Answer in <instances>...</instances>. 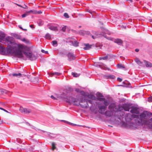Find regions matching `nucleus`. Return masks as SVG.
Wrapping results in <instances>:
<instances>
[{
	"label": "nucleus",
	"instance_id": "obj_38",
	"mask_svg": "<svg viewBox=\"0 0 152 152\" xmlns=\"http://www.w3.org/2000/svg\"><path fill=\"white\" fill-rule=\"evenodd\" d=\"M17 141L19 143H21L22 142V141L19 138L16 139Z\"/></svg>",
	"mask_w": 152,
	"mask_h": 152
},
{
	"label": "nucleus",
	"instance_id": "obj_63",
	"mask_svg": "<svg viewBox=\"0 0 152 152\" xmlns=\"http://www.w3.org/2000/svg\"><path fill=\"white\" fill-rule=\"evenodd\" d=\"M120 86H123L122 85H120Z\"/></svg>",
	"mask_w": 152,
	"mask_h": 152
},
{
	"label": "nucleus",
	"instance_id": "obj_14",
	"mask_svg": "<svg viewBox=\"0 0 152 152\" xmlns=\"http://www.w3.org/2000/svg\"><path fill=\"white\" fill-rule=\"evenodd\" d=\"M85 46L83 48V49L85 50H88L90 49L92 46V45H89L88 44H85Z\"/></svg>",
	"mask_w": 152,
	"mask_h": 152
},
{
	"label": "nucleus",
	"instance_id": "obj_5",
	"mask_svg": "<svg viewBox=\"0 0 152 152\" xmlns=\"http://www.w3.org/2000/svg\"><path fill=\"white\" fill-rule=\"evenodd\" d=\"M115 106L114 104H110L108 107V109L110 110L106 111L104 113V114L107 116H111L113 114V111H115V110L116 109L115 108Z\"/></svg>",
	"mask_w": 152,
	"mask_h": 152
},
{
	"label": "nucleus",
	"instance_id": "obj_41",
	"mask_svg": "<svg viewBox=\"0 0 152 152\" xmlns=\"http://www.w3.org/2000/svg\"><path fill=\"white\" fill-rule=\"evenodd\" d=\"M91 37H92V38L93 39H94L96 38H97V36H96V35H95V36L92 35V36H91Z\"/></svg>",
	"mask_w": 152,
	"mask_h": 152
},
{
	"label": "nucleus",
	"instance_id": "obj_61",
	"mask_svg": "<svg viewBox=\"0 0 152 152\" xmlns=\"http://www.w3.org/2000/svg\"><path fill=\"white\" fill-rule=\"evenodd\" d=\"M129 115L130 116H131V114H129Z\"/></svg>",
	"mask_w": 152,
	"mask_h": 152
},
{
	"label": "nucleus",
	"instance_id": "obj_35",
	"mask_svg": "<svg viewBox=\"0 0 152 152\" xmlns=\"http://www.w3.org/2000/svg\"><path fill=\"white\" fill-rule=\"evenodd\" d=\"M79 34L80 35H83L85 34L84 31H80L79 32Z\"/></svg>",
	"mask_w": 152,
	"mask_h": 152
},
{
	"label": "nucleus",
	"instance_id": "obj_55",
	"mask_svg": "<svg viewBox=\"0 0 152 152\" xmlns=\"http://www.w3.org/2000/svg\"><path fill=\"white\" fill-rule=\"evenodd\" d=\"M23 30L24 31H27V29H23Z\"/></svg>",
	"mask_w": 152,
	"mask_h": 152
},
{
	"label": "nucleus",
	"instance_id": "obj_21",
	"mask_svg": "<svg viewBox=\"0 0 152 152\" xmlns=\"http://www.w3.org/2000/svg\"><path fill=\"white\" fill-rule=\"evenodd\" d=\"M115 42L118 44H121L122 43V41L119 39H117L115 40Z\"/></svg>",
	"mask_w": 152,
	"mask_h": 152
},
{
	"label": "nucleus",
	"instance_id": "obj_40",
	"mask_svg": "<svg viewBox=\"0 0 152 152\" xmlns=\"http://www.w3.org/2000/svg\"><path fill=\"white\" fill-rule=\"evenodd\" d=\"M50 97H51V98L52 99H54V100L57 99V98H56V97H54L53 96V95L51 96H50Z\"/></svg>",
	"mask_w": 152,
	"mask_h": 152
},
{
	"label": "nucleus",
	"instance_id": "obj_45",
	"mask_svg": "<svg viewBox=\"0 0 152 152\" xmlns=\"http://www.w3.org/2000/svg\"><path fill=\"white\" fill-rule=\"evenodd\" d=\"M22 40L24 42H27V40H26V39H25V38H23V39H22Z\"/></svg>",
	"mask_w": 152,
	"mask_h": 152
},
{
	"label": "nucleus",
	"instance_id": "obj_44",
	"mask_svg": "<svg viewBox=\"0 0 152 152\" xmlns=\"http://www.w3.org/2000/svg\"><path fill=\"white\" fill-rule=\"evenodd\" d=\"M41 51L42 52V53H48V51H45V50H41Z\"/></svg>",
	"mask_w": 152,
	"mask_h": 152
},
{
	"label": "nucleus",
	"instance_id": "obj_43",
	"mask_svg": "<svg viewBox=\"0 0 152 152\" xmlns=\"http://www.w3.org/2000/svg\"><path fill=\"white\" fill-rule=\"evenodd\" d=\"M37 12L36 13V14H40L42 13V12L41 11H37V12Z\"/></svg>",
	"mask_w": 152,
	"mask_h": 152
},
{
	"label": "nucleus",
	"instance_id": "obj_25",
	"mask_svg": "<svg viewBox=\"0 0 152 152\" xmlns=\"http://www.w3.org/2000/svg\"><path fill=\"white\" fill-rule=\"evenodd\" d=\"M108 56H105L104 57H100L99 58V60H101L102 59L104 60H106L108 59Z\"/></svg>",
	"mask_w": 152,
	"mask_h": 152
},
{
	"label": "nucleus",
	"instance_id": "obj_23",
	"mask_svg": "<svg viewBox=\"0 0 152 152\" xmlns=\"http://www.w3.org/2000/svg\"><path fill=\"white\" fill-rule=\"evenodd\" d=\"M61 75V73L58 72H55L54 73H53L50 74V75L51 76H52L53 75Z\"/></svg>",
	"mask_w": 152,
	"mask_h": 152
},
{
	"label": "nucleus",
	"instance_id": "obj_28",
	"mask_svg": "<svg viewBox=\"0 0 152 152\" xmlns=\"http://www.w3.org/2000/svg\"><path fill=\"white\" fill-rule=\"evenodd\" d=\"M16 5L19 6H20V7H22L23 8H24V9H28V7L26 5H24V6H22L18 4H16Z\"/></svg>",
	"mask_w": 152,
	"mask_h": 152
},
{
	"label": "nucleus",
	"instance_id": "obj_60",
	"mask_svg": "<svg viewBox=\"0 0 152 152\" xmlns=\"http://www.w3.org/2000/svg\"><path fill=\"white\" fill-rule=\"evenodd\" d=\"M23 76H26V75H23Z\"/></svg>",
	"mask_w": 152,
	"mask_h": 152
},
{
	"label": "nucleus",
	"instance_id": "obj_1",
	"mask_svg": "<svg viewBox=\"0 0 152 152\" xmlns=\"http://www.w3.org/2000/svg\"><path fill=\"white\" fill-rule=\"evenodd\" d=\"M5 37L3 33L0 32V42L4 43V41H5L4 43H6L7 46L6 49L2 46H0L7 52L4 55L10 54L18 58H22L23 57V52L31 60H34L37 58L36 56L31 51L30 47L15 43L13 37L8 36L5 38Z\"/></svg>",
	"mask_w": 152,
	"mask_h": 152
},
{
	"label": "nucleus",
	"instance_id": "obj_3",
	"mask_svg": "<svg viewBox=\"0 0 152 152\" xmlns=\"http://www.w3.org/2000/svg\"><path fill=\"white\" fill-rule=\"evenodd\" d=\"M66 101L67 102L70 103H75V105H76L78 106L80 105L82 108H85L88 107V102L91 104H92L93 100L89 99V100H87L86 99V100L85 99H84L81 100L80 102L81 103H85L84 104H80L79 102L77 103H75V102H77L78 101V99L72 97H69L68 98H67V100H66Z\"/></svg>",
	"mask_w": 152,
	"mask_h": 152
},
{
	"label": "nucleus",
	"instance_id": "obj_42",
	"mask_svg": "<svg viewBox=\"0 0 152 152\" xmlns=\"http://www.w3.org/2000/svg\"><path fill=\"white\" fill-rule=\"evenodd\" d=\"M0 109H1V110H3L5 112H7V113H9L7 111V110H6L4 109L1 108V107H0Z\"/></svg>",
	"mask_w": 152,
	"mask_h": 152
},
{
	"label": "nucleus",
	"instance_id": "obj_22",
	"mask_svg": "<svg viewBox=\"0 0 152 152\" xmlns=\"http://www.w3.org/2000/svg\"><path fill=\"white\" fill-rule=\"evenodd\" d=\"M72 75L73 76V77H78L80 75V74L75 72H72Z\"/></svg>",
	"mask_w": 152,
	"mask_h": 152
},
{
	"label": "nucleus",
	"instance_id": "obj_13",
	"mask_svg": "<svg viewBox=\"0 0 152 152\" xmlns=\"http://www.w3.org/2000/svg\"><path fill=\"white\" fill-rule=\"evenodd\" d=\"M49 28L52 31H56L58 30V27L56 26H50L49 27Z\"/></svg>",
	"mask_w": 152,
	"mask_h": 152
},
{
	"label": "nucleus",
	"instance_id": "obj_53",
	"mask_svg": "<svg viewBox=\"0 0 152 152\" xmlns=\"http://www.w3.org/2000/svg\"><path fill=\"white\" fill-rule=\"evenodd\" d=\"M132 126L134 127H135L136 125L133 124V125H132Z\"/></svg>",
	"mask_w": 152,
	"mask_h": 152
},
{
	"label": "nucleus",
	"instance_id": "obj_30",
	"mask_svg": "<svg viewBox=\"0 0 152 152\" xmlns=\"http://www.w3.org/2000/svg\"><path fill=\"white\" fill-rule=\"evenodd\" d=\"M38 23L39 26H41L43 24L42 21L40 20H38Z\"/></svg>",
	"mask_w": 152,
	"mask_h": 152
},
{
	"label": "nucleus",
	"instance_id": "obj_39",
	"mask_svg": "<svg viewBox=\"0 0 152 152\" xmlns=\"http://www.w3.org/2000/svg\"><path fill=\"white\" fill-rule=\"evenodd\" d=\"M66 30V27L64 26L61 29V30L63 31H65Z\"/></svg>",
	"mask_w": 152,
	"mask_h": 152
},
{
	"label": "nucleus",
	"instance_id": "obj_7",
	"mask_svg": "<svg viewBox=\"0 0 152 152\" xmlns=\"http://www.w3.org/2000/svg\"><path fill=\"white\" fill-rule=\"evenodd\" d=\"M107 107L104 105H99L98 106L99 112L102 114H104V111Z\"/></svg>",
	"mask_w": 152,
	"mask_h": 152
},
{
	"label": "nucleus",
	"instance_id": "obj_17",
	"mask_svg": "<svg viewBox=\"0 0 152 152\" xmlns=\"http://www.w3.org/2000/svg\"><path fill=\"white\" fill-rule=\"evenodd\" d=\"M45 37L48 39L50 40L51 39V36L49 33H47L45 36Z\"/></svg>",
	"mask_w": 152,
	"mask_h": 152
},
{
	"label": "nucleus",
	"instance_id": "obj_20",
	"mask_svg": "<svg viewBox=\"0 0 152 152\" xmlns=\"http://www.w3.org/2000/svg\"><path fill=\"white\" fill-rule=\"evenodd\" d=\"M107 79H114L115 78V76L113 75H109L106 77Z\"/></svg>",
	"mask_w": 152,
	"mask_h": 152
},
{
	"label": "nucleus",
	"instance_id": "obj_50",
	"mask_svg": "<svg viewBox=\"0 0 152 152\" xmlns=\"http://www.w3.org/2000/svg\"><path fill=\"white\" fill-rule=\"evenodd\" d=\"M135 51L136 52H138L139 51V49H136L135 50Z\"/></svg>",
	"mask_w": 152,
	"mask_h": 152
},
{
	"label": "nucleus",
	"instance_id": "obj_12",
	"mask_svg": "<svg viewBox=\"0 0 152 152\" xmlns=\"http://www.w3.org/2000/svg\"><path fill=\"white\" fill-rule=\"evenodd\" d=\"M144 63L145 64L146 66L147 67H152V64L150 62L146 61L144 60Z\"/></svg>",
	"mask_w": 152,
	"mask_h": 152
},
{
	"label": "nucleus",
	"instance_id": "obj_11",
	"mask_svg": "<svg viewBox=\"0 0 152 152\" xmlns=\"http://www.w3.org/2000/svg\"><path fill=\"white\" fill-rule=\"evenodd\" d=\"M69 42H70L71 44L75 47L78 46V43L76 41L70 40L69 41Z\"/></svg>",
	"mask_w": 152,
	"mask_h": 152
},
{
	"label": "nucleus",
	"instance_id": "obj_49",
	"mask_svg": "<svg viewBox=\"0 0 152 152\" xmlns=\"http://www.w3.org/2000/svg\"><path fill=\"white\" fill-rule=\"evenodd\" d=\"M30 26L31 28H34V25H31Z\"/></svg>",
	"mask_w": 152,
	"mask_h": 152
},
{
	"label": "nucleus",
	"instance_id": "obj_26",
	"mask_svg": "<svg viewBox=\"0 0 152 152\" xmlns=\"http://www.w3.org/2000/svg\"><path fill=\"white\" fill-rule=\"evenodd\" d=\"M88 11L92 15V16H93L94 15V14H95V13L94 11H92L90 10H88Z\"/></svg>",
	"mask_w": 152,
	"mask_h": 152
},
{
	"label": "nucleus",
	"instance_id": "obj_52",
	"mask_svg": "<svg viewBox=\"0 0 152 152\" xmlns=\"http://www.w3.org/2000/svg\"><path fill=\"white\" fill-rule=\"evenodd\" d=\"M19 26V27L20 28V29H21L22 30L23 29L22 28V27L20 26Z\"/></svg>",
	"mask_w": 152,
	"mask_h": 152
},
{
	"label": "nucleus",
	"instance_id": "obj_57",
	"mask_svg": "<svg viewBox=\"0 0 152 152\" xmlns=\"http://www.w3.org/2000/svg\"><path fill=\"white\" fill-rule=\"evenodd\" d=\"M64 121L65 122H66V123L67 122V123H69V122H67V121Z\"/></svg>",
	"mask_w": 152,
	"mask_h": 152
},
{
	"label": "nucleus",
	"instance_id": "obj_15",
	"mask_svg": "<svg viewBox=\"0 0 152 152\" xmlns=\"http://www.w3.org/2000/svg\"><path fill=\"white\" fill-rule=\"evenodd\" d=\"M4 48H2L1 47H0V53L4 55L7 53V52H6Z\"/></svg>",
	"mask_w": 152,
	"mask_h": 152
},
{
	"label": "nucleus",
	"instance_id": "obj_46",
	"mask_svg": "<svg viewBox=\"0 0 152 152\" xmlns=\"http://www.w3.org/2000/svg\"><path fill=\"white\" fill-rule=\"evenodd\" d=\"M117 80L119 82H121L122 81V79L121 78L118 77L117 78Z\"/></svg>",
	"mask_w": 152,
	"mask_h": 152
},
{
	"label": "nucleus",
	"instance_id": "obj_47",
	"mask_svg": "<svg viewBox=\"0 0 152 152\" xmlns=\"http://www.w3.org/2000/svg\"><path fill=\"white\" fill-rule=\"evenodd\" d=\"M103 33L105 34H108V31L107 30H105L104 32Z\"/></svg>",
	"mask_w": 152,
	"mask_h": 152
},
{
	"label": "nucleus",
	"instance_id": "obj_32",
	"mask_svg": "<svg viewBox=\"0 0 152 152\" xmlns=\"http://www.w3.org/2000/svg\"><path fill=\"white\" fill-rule=\"evenodd\" d=\"M52 44L53 45H57V41L56 40L53 41L52 42Z\"/></svg>",
	"mask_w": 152,
	"mask_h": 152
},
{
	"label": "nucleus",
	"instance_id": "obj_31",
	"mask_svg": "<svg viewBox=\"0 0 152 152\" xmlns=\"http://www.w3.org/2000/svg\"><path fill=\"white\" fill-rule=\"evenodd\" d=\"M14 36L18 39H20V36L16 34H15Z\"/></svg>",
	"mask_w": 152,
	"mask_h": 152
},
{
	"label": "nucleus",
	"instance_id": "obj_59",
	"mask_svg": "<svg viewBox=\"0 0 152 152\" xmlns=\"http://www.w3.org/2000/svg\"><path fill=\"white\" fill-rule=\"evenodd\" d=\"M107 69V70H109V69H108V68H107V69Z\"/></svg>",
	"mask_w": 152,
	"mask_h": 152
},
{
	"label": "nucleus",
	"instance_id": "obj_54",
	"mask_svg": "<svg viewBox=\"0 0 152 152\" xmlns=\"http://www.w3.org/2000/svg\"><path fill=\"white\" fill-rule=\"evenodd\" d=\"M48 135H50V134H51V133H48Z\"/></svg>",
	"mask_w": 152,
	"mask_h": 152
},
{
	"label": "nucleus",
	"instance_id": "obj_62",
	"mask_svg": "<svg viewBox=\"0 0 152 152\" xmlns=\"http://www.w3.org/2000/svg\"><path fill=\"white\" fill-rule=\"evenodd\" d=\"M104 36V37H106V36H104H104Z\"/></svg>",
	"mask_w": 152,
	"mask_h": 152
},
{
	"label": "nucleus",
	"instance_id": "obj_29",
	"mask_svg": "<svg viewBox=\"0 0 152 152\" xmlns=\"http://www.w3.org/2000/svg\"><path fill=\"white\" fill-rule=\"evenodd\" d=\"M55 145H55V143L54 142H53L52 143V150L53 151L54 150V149L56 148V147L55 146Z\"/></svg>",
	"mask_w": 152,
	"mask_h": 152
},
{
	"label": "nucleus",
	"instance_id": "obj_6",
	"mask_svg": "<svg viewBox=\"0 0 152 152\" xmlns=\"http://www.w3.org/2000/svg\"><path fill=\"white\" fill-rule=\"evenodd\" d=\"M19 110L22 113H29L31 112L30 109L23 108L22 107H20Z\"/></svg>",
	"mask_w": 152,
	"mask_h": 152
},
{
	"label": "nucleus",
	"instance_id": "obj_36",
	"mask_svg": "<svg viewBox=\"0 0 152 152\" xmlns=\"http://www.w3.org/2000/svg\"><path fill=\"white\" fill-rule=\"evenodd\" d=\"M64 16L66 18H69V16L67 13H64Z\"/></svg>",
	"mask_w": 152,
	"mask_h": 152
},
{
	"label": "nucleus",
	"instance_id": "obj_64",
	"mask_svg": "<svg viewBox=\"0 0 152 152\" xmlns=\"http://www.w3.org/2000/svg\"><path fill=\"white\" fill-rule=\"evenodd\" d=\"M130 1H131V2H132V0H130Z\"/></svg>",
	"mask_w": 152,
	"mask_h": 152
},
{
	"label": "nucleus",
	"instance_id": "obj_19",
	"mask_svg": "<svg viewBox=\"0 0 152 152\" xmlns=\"http://www.w3.org/2000/svg\"><path fill=\"white\" fill-rule=\"evenodd\" d=\"M135 61L137 64L140 65H141V64H142V63L140 61V60L137 58L136 59Z\"/></svg>",
	"mask_w": 152,
	"mask_h": 152
},
{
	"label": "nucleus",
	"instance_id": "obj_16",
	"mask_svg": "<svg viewBox=\"0 0 152 152\" xmlns=\"http://www.w3.org/2000/svg\"><path fill=\"white\" fill-rule=\"evenodd\" d=\"M9 92L3 89H0V94H7Z\"/></svg>",
	"mask_w": 152,
	"mask_h": 152
},
{
	"label": "nucleus",
	"instance_id": "obj_9",
	"mask_svg": "<svg viewBox=\"0 0 152 152\" xmlns=\"http://www.w3.org/2000/svg\"><path fill=\"white\" fill-rule=\"evenodd\" d=\"M98 99L100 101H103L104 102V106H106V107L109 104V101L107 100H106L104 98H99Z\"/></svg>",
	"mask_w": 152,
	"mask_h": 152
},
{
	"label": "nucleus",
	"instance_id": "obj_33",
	"mask_svg": "<svg viewBox=\"0 0 152 152\" xmlns=\"http://www.w3.org/2000/svg\"><path fill=\"white\" fill-rule=\"evenodd\" d=\"M28 13H26V12L24 14H23L22 15V18H24L25 17H26V16H27V15H28Z\"/></svg>",
	"mask_w": 152,
	"mask_h": 152
},
{
	"label": "nucleus",
	"instance_id": "obj_10",
	"mask_svg": "<svg viewBox=\"0 0 152 152\" xmlns=\"http://www.w3.org/2000/svg\"><path fill=\"white\" fill-rule=\"evenodd\" d=\"M69 97L64 93H63L61 96H59L57 97V98L63 99H66L67 100V98Z\"/></svg>",
	"mask_w": 152,
	"mask_h": 152
},
{
	"label": "nucleus",
	"instance_id": "obj_34",
	"mask_svg": "<svg viewBox=\"0 0 152 152\" xmlns=\"http://www.w3.org/2000/svg\"><path fill=\"white\" fill-rule=\"evenodd\" d=\"M96 96H97L100 97H102V94L99 92H97L96 93Z\"/></svg>",
	"mask_w": 152,
	"mask_h": 152
},
{
	"label": "nucleus",
	"instance_id": "obj_24",
	"mask_svg": "<svg viewBox=\"0 0 152 152\" xmlns=\"http://www.w3.org/2000/svg\"><path fill=\"white\" fill-rule=\"evenodd\" d=\"M13 76H15V77H21L22 75L21 74V73H15L13 74L12 75Z\"/></svg>",
	"mask_w": 152,
	"mask_h": 152
},
{
	"label": "nucleus",
	"instance_id": "obj_58",
	"mask_svg": "<svg viewBox=\"0 0 152 152\" xmlns=\"http://www.w3.org/2000/svg\"><path fill=\"white\" fill-rule=\"evenodd\" d=\"M109 126H110V127H112V126H110V125H109Z\"/></svg>",
	"mask_w": 152,
	"mask_h": 152
},
{
	"label": "nucleus",
	"instance_id": "obj_37",
	"mask_svg": "<svg viewBox=\"0 0 152 152\" xmlns=\"http://www.w3.org/2000/svg\"><path fill=\"white\" fill-rule=\"evenodd\" d=\"M148 100L149 102H152V96H150L148 98Z\"/></svg>",
	"mask_w": 152,
	"mask_h": 152
},
{
	"label": "nucleus",
	"instance_id": "obj_56",
	"mask_svg": "<svg viewBox=\"0 0 152 152\" xmlns=\"http://www.w3.org/2000/svg\"><path fill=\"white\" fill-rule=\"evenodd\" d=\"M78 89H76V91H78Z\"/></svg>",
	"mask_w": 152,
	"mask_h": 152
},
{
	"label": "nucleus",
	"instance_id": "obj_51",
	"mask_svg": "<svg viewBox=\"0 0 152 152\" xmlns=\"http://www.w3.org/2000/svg\"><path fill=\"white\" fill-rule=\"evenodd\" d=\"M149 21L152 24V20H150Z\"/></svg>",
	"mask_w": 152,
	"mask_h": 152
},
{
	"label": "nucleus",
	"instance_id": "obj_18",
	"mask_svg": "<svg viewBox=\"0 0 152 152\" xmlns=\"http://www.w3.org/2000/svg\"><path fill=\"white\" fill-rule=\"evenodd\" d=\"M37 11L36 10H31L29 11L26 12L28 14L33 13L34 14H36Z\"/></svg>",
	"mask_w": 152,
	"mask_h": 152
},
{
	"label": "nucleus",
	"instance_id": "obj_2",
	"mask_svg": "<svg viewBox=\"0 0 152 152\" xmlns=\"http://www.w3.org/2000/svg\"><path fill=\"white\" fill-rule=\"evenodd\" d=\"M149 117L147 112H144L140 115L139 117L135 120L136 125H140L146 124L152 127V118L150 119H148Z\"/></svg>",
	"mask_w": 152,
	"mask_h": 152
},
{
	"label": "nucleus",
	"instance_id": "obj_27",
	"mask_svg": "<svg viewBox=\"0 0 152 152\" xmlns=\"http://www.w3.org/2000/svg\"><path fill=\"white\" fill-rule=\"evenodd\" d=\"M117 66L118 67V68H125V67L123 66V65L122 64H118L117 65Z\"/></svg>",
	"mask_w": 152,
	"mask_h": 152
},
{
	"label": "nucleus",
	"instance_id": "obj_4",
	"mask_svg": "<svg viewBox=\"0 0 152 152\" xmlns=\"http://www.w3.org/2000/svg\"><path fill=\"white\" fill-rule=\"evenodd\" d=\"M118 110L119 111H118V112H119V114L121 113L122 116H124L125 114L124 113L121 112V111L123 110L125 111H130L133 113L138 114L139 112L138 109L137 107H132L130 109L129 107L126 105H124L123 106L119 107Z\"/></svg>",
	"mask_w": 152,
	"mask_h": 152
},
{
	"label": "nucleus",
	"instance_id": "obj_8",
	"mask_svg": "<svg viewBox=\"0 0 152 152\" xmlns=\"http://www.w3.org/2000/svg\"><path fill=\"white\" fill-rule=\"evenodd\" d=\"M68 60L69 61H71L72 60H74L75 58V56L74 54L72 53H69L67 55Z\"/></svg>",
	"mask_w": 152,
	"mask_h": 152
},
{
	"label": "nucleus",
	"instance_id": "obj_48",
	"mask_svg": "<svg viewBox=\"0 0 152 152\" xmlns=\"http://www.w3.org/2000/svg\"><path fill=\"white\" fill-rule=\"evenodd\" d=\"M91 98L92 99H94L95 98V97L94 96H92L91 97Z\"/></svg>",
	"mask_w": 152,
	"mask_h": 152
}]
</instances>
